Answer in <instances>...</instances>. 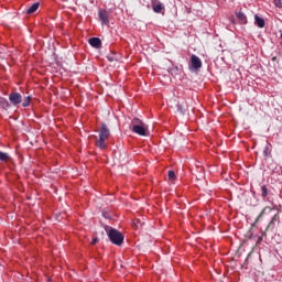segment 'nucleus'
Instances as JSON below:
<instances>
[{
    "instance_id": "nucleus-1",
    "label": "nucleus",
    "mask_w": 282,
    "mask_h": 282,
    "mask_svg": "<svg viewBox=\"0 0 282 282\" xmlns=\"http://www.w3.org/2000/svg\"><path fill=\"white\" fill-rule=\"evenodd\" d=\"M110 134L111 132L109 131L107 124L102 123L99 130V140L96 142V147L101 151L107 149V140H109Z\"/></svg>"
},
{
    "instance_id": "nucleus-2",
    "label": "nucleus",
    "mask_w": 282,
    "mask_h": 282,
    "mask_svg": "<svg viewBox=\"0 0 282 282\" xmlns=\"http://www.w3.org/2000/svg\"><path fill=\"white\" fill-rule=\"evenodd\" d=\"M108 238L115 246H120L121 243H124V236L117 229L110 228V230L108 231Z\"/></svg>"
},
{
    "instance_id": "nucleus-3",
    "label": "nucleus",
    "mask_w": 282,
    "mask_h": 282,
    "mask_svg": "<svg viewBox=\"0 0 282 282\" xmlns=\"http://www.w3.org/2000/svg\"><path fill=\"white\" fill-rule=\"evenodd\" d=\"M189 69L192 72H196L197 69H202V59L195 54H193L191 56Z\"/></svg>"
},
{
    "instance_id": "nucleus-4",
    "label": "nucleus",
    "mask_w": 282,
    "mask_h": 282,
    "mask_svg": "<svg viewBox=\"0 0 282 282\" xmlns=\"http://www.w3.org/2000/svg\"><path fill=\"white\" fill-rule=\"evenodd\" d=\"M132 133H137V135H149V127H147V123L143 126H135L131 129Z\"/></svg>"
},
{
    "instance_id": "nucleus-5",
    "label": "nucleus",
    "mask_w": 282,
    "mask_h": 282,
    "mask_svg": "<svg viewBox=\"0 0 282 282\" xmlns=\"http://www.w3.org/2000/svg\"><path fill=\"white\" fill-rule=\"evenodd\" d=\"M9 100H10L11 105L17 107V105H21V100H23V96H21V94H19V93H11L9 95Z\"/></svg>"
},
{
    "instance_id": "nucleus-6",
    "label": "nucleus",
    "mask_w": 282,
    "mask_h": 282,
    "mask_svg": "<svg viewBox=\"0 0 282 282\" xmlns=\"http://www.w3.org/2000/svg\"><path fill=\"white\" fill-rule=\"evenodd\" d=\"M152 10L156 14H160V12H162V10H164V4H162V2H160V0H152Z\"/></svg>"
},
{
    "instance_id": "nucleus-7",
    "label": "nucleus",
    "mask_w": 282,
    "mask_h": 282,
    "mask_svg": "<svg viewBox=\"0 0 282 282\" xmlns=\"http://www.w3.org/2000/svg\"><path fill=\"white\" fill-rule=\"evenodd\" d=\"M99 19L104 25H109V14L105 10L99 11Z\"/></svg>"
},
{
    "instance_id": "nucleus-8",
    "label": "nucleus",
    "mask_w": 282,
    "mask_h": 282,
    "mask_svg": "<svg viewBox=\"0 0 282 282\" xmlns=\"http://www.w3.org/2000/svg\"><path fill=\"white\" fill-rule=\"evenodd\" d=\"M89 45H91V47H96L97 50L100 48V46L102 45V41H100V37H90L88 40Z\"/></svg>"
},
{
    "instance_id": "nucleus-9",
    "label": "nucleus",
    "mask_w": 282,
    "mask_h": 282,
    "mask_svg": "<svg viewBox=\"0 0 282 282\" xmlns=\"http://www.w3.org/2000/svg\"><path fill=\"white\" fill-rule=\"evenodd\" d=\"M272 210H274V207H264L262 209V212L259 214V216L257 217L256 221H260L261 220V217H263V215H268L270 213H272Z\"/></svg>"
},
{
    "instance_id": "nucleus-10",
    "label": "nucleus",
    "mask_w": 282,
    "mask_h": 282,
    "mask_svg": "<svg viewBox=\"0 0 282 282\" xmlns=\"http://www.w3.org/2000/svg\"><path fill=\"white\" fill-rule=\"evenodd\" d=\"M41 3L35 2L33 3L31 7H29L25 11V14H34V12H36V10H39Z\"/></svg>"
},
{
    "instance_id": "nucleus-11",
    "label": "nucleus",
    "mask_w": 282,
    "mask_h": 282,
    "mask_svg": "<svg viewBox=\"0 0 282 282\" xmlns=\"http://www.w3.org/2000/svg\"><path fill=\"white\" fill-rule=\"evenodd\" d=\"M254 23L258 28H265V20L259 15H254Z\"/></svg>"
},
{
    "instance_id": "nucleus-12",
    "label": "nucleus",
    "mask_w": 282,
    "mask_h": 282,
    "mask_svg": "<svg viewBox=\"0 0 282 282\" xmlns=\"http://www.w3.org/2000/svg\"><path fill=\"white\" fill-rule=\"evenodd\" d=\"M236 17L240 23H248V18L241 11L236 12Z\"/></svg>"
},
{
    "instance_id": "nucleus-13",
    "label": "nucleus",
    "mask_w": 282,
    "mask_h": 282,
    "mask_svg": "<svg viewBox=\"0 0 282 282\" xmlns=\"http://www.w3.org/2000/svg\"><path fill=\"white\" fill-rule=\"evenodd\" d=\"M145 123H143L142 120H140L139 118H133L131 123H130V130L133 129V127H142Z\"/></svg>"
},
{
    "instance_id": "nucleus-14",
    "label": "nucleus",
    "mask_w": 282,
    "mask_h": 282,
    "mask_svg": "<svg viewBox=\"0 0 282 282\" xmlns=\"http://www.w3.org/2000/svg\"><path fill=\"white\" fill-rule=\"evenodd\" d=\"M0 107L1 109H8L10 107L8 99L0 97Z\"/></svg>"
},
{
    "instance_id": "nucleus-15",
    "label": "nucleus",
    "mask_w": 282,
    "mask_h": 282,
    "mask_svg": "<svg viewBox=\"0 0 282 282\" xmlns=\"http://www.w3.org/2000/svg\"><path fill=\"white\" fill-rule=\"evenodd\" d=\"M10 160V155L6 152L0 151V162H8Z\"/></svg>"
},
{
    "instance_id": "nucleus-16",
    "label": "nucleus",
    "mask_w": 282,
    "mask_h": 282,
    "mask_svg": "<svg viewBox=\"0 0 282 282\" xmlns=\"http://www.w3.org/2000/svg\"><path fill=\"white\" fill-rule=\"evenodd\" d=\"M30 100H32V97L28 96L23 102H22V107H30Z\"/></svg>"
},
{
    "instance_id": "nucleus-17",
    "label": "nucleus",
    "mask_w": 282,
    "mask_h": 282,
    "mask_svg": "<svg viewBox=\"0 0 282 282\" xmlns=\"http://www.w3.org/2000/svg\"><path fill=\"white\" fill-rule=\"evenodd\" d=\"M167 177L171 182H173V180H175V172L173 170H170L167 172Z\"/></svg>"
},
{
    "instance_id": "nucleus-18",
    "label": "nucleus",
    "mask_w": 282,
    "mask_h": 282,
    "mask_svg": "<svg viewBox=\"0 0 282 282\" xmlns=\"http://www.w3.org/2000/svg\"><path fill=\"white\" fill-rule=\"evenodd\" d=\"M261 191H262V197H267L268 196V186L262 185Z\"/></svg>"
},
{
    "instance_id": "nucleus-19",
    "label": "nucleus",
    "mask_w": 282,
    "mask_h": 282,
    "mask_svg": "<svg viewBox=\"0 0 282 282\" xmlns=\"http://www.w3.org/2000/svg\"><path fill=\"white\" fill-rule=\"evenodd\" d=\"M263 155H264V158H268V155H270V145L264 147Z\"/></svg>"
},
{
    "instance_id": "nucleus-20",
    "label": "nucleus",
    "mask_w": 282,
    "mask_h": 282,
    "mask_svg": "<svg viewBox=\"0 0 282 282\" xmlns=\"http://www.w3.org/2000/svg\"><path fill=\"white\" fill-rule=\"evenodd\" d=\"M176 109H177L178 113H184V107H182V105L177 104Z\"/></svg>"
},
{
    "instance_id": "nucleus-21",
    "label": "nucleus",
    "mask_w": 282,
    "mask_h": 282,
    "mask_svg": "<svg viewBox=\"0 0 282 282\" xmlns=\"http://www.w3.org/2000/svg\"><path fill=\"white\" fill-rule=\"evenodd\" d=\"M273 3H274V6H275L276 8H282V2H281V0H274Z\"/></svg>"
},
{
    "instance_id": "nucleus-22",
    "label": "nucleus",
    "mask_w": 282,
    "mask_h": 282,
    "mask_svg": "<svg viewBox=\"0 0 282 282\" xmlns=\"http://www.w3.org/2000/svg\"><path fill=\"white\" fill-rule=\"evenodd\" d=\"M96 243H98V238H94L93 241H91L93 246H96Z\"/></svg>"
},
{
    "instance_id": "nucleus-23",
    "label": "nucleus",
    "mask_w": 282,
    "mask_h": 282,
    "mask_svg": "<svg viewBox=\"0 0 282 282\" xmlns=\"http://www.w3.org/2000/svg\"><path fill=\"white\" fill-rule=\"evenodd\" d=\"M102 217H105L106 219H109V214L108 213H102Z\"/></svg>"
},
{
    "instance_id": "nucleus-24",
    "label": "nucleus",
    "mask_w": 282,
    "mask_h": 282,
    "mask_svg": "<svg viewBox=\"0 0 282 282\" xmlns=\"http://www.w3.org/2000/svg\"><path fill=\"white\" fill-rule=\"evenodd\" d=\"M272 61H276V57H273Z\"/></svg>"
}]
</instances>
